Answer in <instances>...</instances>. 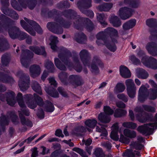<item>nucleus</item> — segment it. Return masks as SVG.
Here are the masks:
<instances>
[{
    "label": "nucleus",
    "instance_id": "1",
    "mask_svg": "<svg viewBox=\"0 0 157 157\" xmlns=\"http://www.w3.org/2000/svg\"><path fill=\"white\" fill-rule=\"evenodd\" d=\"M63 15L66 17H70V19L76 21L74 22L75 27L78 30H81L83 29V26L88 31H92L94 28L92 23L88 18L83 19L77 15L76 12L71 9L65 10L63 13Z\"/></svg>",
    "mask_w": 157,
    "mask_h": 157
},
{
    "label": "nucleus",
    "instance_id": "2",
    "mask_svg": "<svg viewBox=\"0 0 157 157\" xmlns=\"http://www.w3.org/2000/svg\"><path fill=\"white\" fill-rule=\"evenodd\" d=\"M149 83L154 89H150L149 92L147 89L144 85H142L139 89L138 100L141 102H143L148 96L151 100H155L157 98V84L153 80L150 79Z\"/></svg>",
    "mask_w": 157,
    "mask_h": 157
},
{
    "label": "nucleus",
    "instance_id": "3",
    "mask_svg": "<svg viewBox=\"0 0 157 157\" xmlns=\"http://www.w3.org/2000/svg\"><path fill=\"white\" fill-rule=\"evenodd\" d=\"M71 22L68 23L63 20L62 17H59L56 20L55 22H49L47 25L48 28L53 33L57 34L63 33V29L62 27L67 28L71 25Z\"/></svg>",
    "mask_w": 157,
    "mask_h": 157
},
{
    "label": "nucleus",
    "instance_id": "4",
    "mask_svg": "<svg viewBox=\"0 0 157 157\" xmlns=\"http://www.w3.org/2000/svg\"><path fill=\"white\" fill-rule=\"evenodd\" d=\"M34 97L31 94H27L25 96L24 98L26 100V103L28 107L32 109H34L37 105L43 106L44 105L43 101L42 98L36 94H34Z\"/></svg>",
    "mask_w": 157,
    "mask_h": 157
},
{
    "label": "nucleus",
    "instance_id": "5",
    "mask_svg": "<svg viewBox=\"0 0 157 157\" xmlns=\"http://www.w3.org/2000/svg\"><path fill=\"white\" fill-rule=\"evenodd\" d=\"M107 34H109L111 40L113 42H116L117 38L118 37L117 31L113 28H108L104 32H100L97 35V39H100L104 40H108V38H105Z\"/></svg>",
    "mask_w": 157,
    "mask_h": 157
},
{
    "label": "nucleus",
    "instance_id": "6",
    "mask_svg": "<svg viewBox=\"0 0 157 157\" xmlns=\"http://www.w3.org/2000/svg\"><path fill=\"white\" fill-rule=\"evenodd\" d=\"M16 75L20 78L18 85L20 90L22 91H26L29 87V76L28 75L24 74L21 70L17 72Z\"/></svg>",
    "mask_w": 157,
    "mask_h": 157
},
{
    "label": "nucleus",
    "instance_id": "7",
    "mask_svg": "<svg viewBox=\"0 0 157 157\" xmlns=\"http://www.w3.org/2000/svg\"><path fill=\"white\" fill-rule=\"evenodd\" d=\"M10 118H11L13 122L14 123L18 122V117L14 112H8L6 117L2 114L0 119V124L2 127V130L0 129V135L2 131H4V126L8 125Z\"/></svg>",
    "mask_w": 157,
    "mask_h": 157
},
{
    "label": "nucleus",
    "instance_id": "8",
    "mask_svg": "<svg viewBox=\"0 0 157 157\" xmlns=\"http://www.w3.org/2000/svg\"><path fill=\"white\" fill-rule=\"evenodd\" d=\"M22 53L21 56V62L22 65L25 68L29 67L30 63L29 59L33 57L34 54L28 50L21 49Z\"/></svg>",
    "mask_w": 157,
    "mask_h": 157
},
{
    "label": "nucleus",
    "instance_id": "9",
    "mask_svg": "<svg viewBox=\"0 0 157 157\" xmlns=\"http://www.w3.org/2000/svg\"><path fill=\"white\" fill-rule=\"evenodd\" d=\"M15 97V93L11 91L6 93L5 95L2 93L0 94V99L3 101L6 100L7 103L12 106H13L16 103Z\"/></svg>",
    "mask_w": 157,
    "mask_h": 157
},
{
    "label": "nucleus",
    "instance_id": "10",
    "mask_svg": "<svg viewBox=\"0 0 157 157\" xmlns=\"http://www.w3.org/2000/svg\"><path fill=\"white\" fill-rule=\"evenodd\" d=\"M125 84L128 95L131 98H134L136 94V88L133 81L131 79H127Z\"/></svg>",
    "mask_w": 157,
    "mask_h": 157
},
{
    "label": "nucleus",
    "instance_id": "11",
    "mask_svg": "<svg viewBox=\"0 0 157 157\" xmlns=\"http://www.w3.org/2000/svg\"><path fill=\"white\" fill-rule=\"evenodd\" d=\"M157 128V122L154 123H150L140 126L137 128V130L143 134H150L155 128Z\"/></svg>",
    "mask_w": 157,
    "mask_h": 157
},
{
    "label": "nucleus",
    "instance_id": "12",
    "mask_svg": "<svg viewBox=\"0 0 157 157\" xmlns=\"http://www.w3.org/2000/svg\"><path fill=\"white\" fill-rule=\"evenodd\" d=\"M141 62L147 67L153 69H157V60L152 57L146 56H144L142 58Z\"/></svg>",
    "mask_w": 157,
    "mask_h": 157
},
{
    "label": "nucleus",
    "instance_id": "13",
    "mask_svg": "<svg viewBox=\"0 0 157 157\" xmlns=\"http://www.w3.org/2000/svg\"><path fill=\"white\" fill-rule=\"evenodd\" d=\"M21 108V111H19V115L20 118L21 120V122L22 124L23 125H26L27 126L31 127L32 126V122L28 119H26L23 115L24 114L26 116H28L29 115L30 113L28 109H26V107L24 108Z\"/></svg>",
    "mask_w": 157,
    "mask_h": 157
},
{
    "label": "nucleus",
    "instance_id": "14",
    "mask_svg": "<svg viewBox=\"0 0 157 157\" xmlns=\"http://www.w3.org/2000/svg\"><path fill=\"white\" fill-rule=\"evenodd\" d=\"M68 84H71L75 87L80 86L84 83L81 76L75 75H70L68 78Z\"/></svg>",
    "mask_w": 157,
    "mask_h": 157
},
{
    "label": "nucleus",
    "instance_id": "15",
    "mask_svg": "<svg viewBox=\"0 0 157 157\" xmlns=\"http://www.w3.org/2000/svg\"><path fill=\"white\" fill-rule=\"evenodd\" d=\"M98 65L101 67L103 66V64L99 57L97 56H94L90 65V71L94 74H96L99 73V69Z\"/></svg>",
    "mask_w": 157,
    "mask_h": 157
},
{
    "label": "nucleus",
    "instance_id": "16",
    "mask_svg": "<svg viewBox=\"0 0 157 157\" xmlns=\"http://www.w3.org/2000/svg\"><path fill=\"white\" fill-rule=\"evenodd\" d=\"M71 52L67 49L64 50L63 54H59L58 55L59 58L66 65L69 67L73 66L72 63L68 59V58L71 56Z\"/></svg>",
    "mask_w": 157,
    "mask_h": 157
},
{
    "label": "nucleus",
    "instance_id": "17",
    "mask_svg": "<svg viewBox=\"0 0 157 157\" xmlns=\"http://www.w3.org/2000/svg\"><path fill=\"white\" fill-rule=\"evenodd\" d=\"M81 60L84 66L90 67V63L91 59V55L89 52L86 49L81 50L79 53Z\"/></svg>",
    "mask_w": 157,
    "mask_h": 157
},
{
    "label": "nucleus",
    "instance_id": "18",
    "mask_svg": "<svg viewBox=\"0 0 157 157\" xmlns=\"http://www.w3.org/2000/svg\"><path fill=\"white\" fill-rule=\"evenodd\" d=\"M133 11V9L124 7L121 8L119 9L118 14L121 19L126 20L131 17Z\"/></svg>",
    "mask_w": 157,
    "mask_h": 157
},
{
    "label": "nucleus",
    "instance_id": "19",
    "mask_svg": "<svg viewBox=\"0 0 157 157\" xmlns=\"http://www.w3.org/2000/svg\"><path fill=\"white\" fill-rule=\"evenodd\" d=\"M134 110L138 113L136 116L140 122L142 123L145 122L148 119L147 115L144 112L141 107L137 106L135 108Z\"/></svg>",
    "mask_w": 157,
    "mask_h": 157
},
{
    "label": "nucleus",
    "instance_id": "20",
    "mask_svg": "<svg viewBox=\"0 0 157 157\" xmlns=\"http://www.w3.org/2000/svg\"><path fill=\"white\" fill-rule=\"evenodd\" d=\"M146 48L148 53L153 56H157V44L153 42L148 43Z\"/></svg>",
    "mask_w": 157,
    "mask_h": 157
},
{
    "label": "nucleus",
    "instance_id": "21",
    "mask_svg": "<svg viewBox=\"0 0 157 157\" xmlns=\"http://www.w3.org/2000/svg\"><path fill=\"white\" fill-rule=\"evenodd\" d=\"M29 69L30 75L33 78L37 77L40 74L41 69L39 65L36 64L32 65L30 66Z\"/></svg>",
    "mask_w": 157,
    "mask_h": 157
},
{
    "label": "nucleus",
    "instance_id": "22",
    "mask_svg": "<svg viewBox=\"0 0 157 157\" xmlns=\"http://www.w3.org/2000/svg\"><path fill=\"white\" fill-rule=\"evenodd\" d=\"M144 141V138L140 136H139L137 137V141L131 143V146L133 148L136 150H141L144 147L141 144Z\"/></svg>",
    "mask_w": 157,
    "mask_h": 157
},
{
    "label": "nucleus",
    "instance_id": "23",
    "mask_svg": "<svg viewBox=\"0 0 157 157\" xmlns=\"http://www.w3.org/2000/svg\"><path fill=\"white\" fill-rule=\"evenodd\" d=\"M91 0H81L77 3V6L80 10V7L86 10L92 6Z\"/></svg>",
    "mask_w": 157,
    "mask_h": 157
},
{
    "label": "nucleus",
    "instance_id": "24",
    "mask_svg": "<svg viewBox=\"0 0 157 157\" xmlns=\"http://www.w3.org/2000/svg\"><path fill=\"white\" fill-rule=\"evenodd\" d=\"M112 130L110 134L111 139L115 140H118L119 139V136L117 135L119 130L118 124L117 123L114 124L112 126Z\"/></svg>",
    "mask_w": 157,
    "mask_h": 157
},
{
    "label": "nucleus",
    "instance_id": "25",
    "mask_svg": "<svg viewBox=\"0 0 157 157\" xmlns=\"http://www.w3.org/2000/svg\"><path fill=\"white\" fill-rule=\"evenodd\" d=\"M24 20L31 26L39 34H42L43 31L39 25L35 21L29 20L26 17L24 18Z\"/></svg>",
    "mask_w": 157,
    "mask_h": 157
},
{
    "label": "nucleus",
    "instance_id": "26",
    "mask_svg": "<svg viewBox=\"0 0 157 157\" xmlns=\"http://www.w3.org/2000/svg\"><path fill=\"white\" fill-rule=\"evenodd\" d=\"M121 75L124 78H128L131 77V74L129 70L126 67L121 66L120 67Z\"/></svg>",
    "mask_w": 157,
    "mask_h": 157
},
{
    "label": "nucleus",
    "instance_id": "27",
    "mask_svg": "<svg viewBox=\"0 0 157 157\" xmlns=\"http://www.w3.org/2000/svg\"><path fill=\"white\" fill-rule=\"evenodd\" d=\"M29 48L36 54L46 55V52L44 47L41 46L40 48L37 46H31L29 47Z\"/></svg>",
    "mask_w": 157,
    "mask_h": 157
},
{
    "label": "nucleus",
    "instance_id": "28",
    "mask_svg": "<svg viewBox=\"0 0 157 157\" xmlns=\"http://www.w3.org/2000/svg\"><path fill=\"white\" fill-rule=\"evenodd\" d=\"M7 74L0 72V81L5 83L11 82L13 81V79L9 75L10 72L7 71Z\"/></svg>",
    "mask_w": 157,
    "mask_h": 157
},
{
    "label": "nucleus",
    "instance_id": "29",
    "mask_svg": "<svg viewBox=\"0 0 157 157\" xmlns=\"http://www.w3.org/2000/svg\"><path fill=\"white\" fill-rule=\"evenodd\" d=\"M124 4H129L133 8H137L140 6V2L139 0H124V3L121 2L119 3V6L123 5Z\"/></svg>",
    "mask_w": 157,
    "mask_h": 157
},
{
    "label": "nucleus",
    "instance_id": "30",
    "mask_svg": "<svg viewBox=\"0 0 157 157\" xmlns=\"http://www.w3.org/2000/svg\"><path fill=\"white\" fill-rule=\"evenodd\" d=\"M75 40L79 43H84L86 40V38L85 34L82 33H80L75 34L74 37Z\"/></svg>",
    "mask_w": 157,
    "mask_h": 157
},
{
    "label": "nucleus",
    "instance_id": "31",
    "mask_svg": "<svg viewBox=\"0 0 157 157\" xmlns=\"http://www.w3.org/2000/svg\"><path fill=\"white\" fill-rule=\"evenodd\" d=\"M2 10L4 14L9 16L14 19H17L18 18V16L17 14L12 10H10L8 8L6 9L2 8Z\"/></svg>",
    "mask_w": 157,
    "mask_h": 157
},
{
    "label": "nucleus",
    "instance_id": "32",
    "mask_svg": "<svg viewBox=\"0 0 157 157\" xmlns=\"http://www.w3.org/2000/svg\"><path fill=\"white\" fill-rule=\"evenodd\" d=\"M136 74L138 78L143 79H146L148 76L147 72L141 68H138L136 70Z\"/></svg>",
    "mask_w": 157,
    "mask_h": 157
},
{
    "label": "nucleus",
    "instance_id": "33",
    "mask_svg": "<svg viewBox=\"0 0 157 157\" xmlns=\"http://www.w3.org/2000/svg\"><path fill=\"white\" fill-rule=\"evenodd\" d=\"M98 119L100 122L104 123H108L111 120L110 116L104 113H100L98 115Z\"/></svg>",
    "mask_w": 157,
    "mask_h": 157
},
{
    "label": "nucleus",
    "instance_id": "34",
    "mask_svg": "<svg viewBox=\"0 0 157 157\" xmlns=\"http://www.w3.org/2000/svg\"><path fill=\"white\" fill-rule=\"evenodd\" d=\"M113 5L111 3H104L98 6L97 8L100 11H109L112 7Z\"/></svg>",
    "mask_w": 157,
    "mask_h": 157
},
{
    "label": "nucleus",
    "instance_id": "35",
    "mask_svg": "<svg viewBox=\"0 0 157 157\" xmlns=\"http://www.w3.org/2000/svg\"><path fill=\"white\" fill-rule=\"evenodd\" d=\"M110 22L113 25L116 27H118L121 25V22L119 18L117 16H112L110 20Z\"/></svg>",
    "mask_w": 157,
    "mask_h": 157
},
{
    "label": "nucleus",
    "instance_id": "36",
    "mask_svg": "<svg viewBox=\"0 0 157 157\" xmlns=\"http://www.w3.org/2000/svg\"><path fill=\"white\" fill-rule=\"evenodd\" d=\"M136 24V21L135 20H131L123 25V28L124 30L129 29L134 27Z\"/></svg>",
    "mask_w": 157,
    "mask_h": 157
},
{
    "label": "nucleus",
    "instance_id": "37",
    "mask_svg": "<svg viewBox=\"0 0 157 157\" xmlns=\"http://www.w3.org/2000/svg\"><path fill=\"white\" fill-rule=\"evenodd\" d=\"M33 90L40 95L42 94L41 87L39 84L36 81H33L31 84Z\"/></svg>",
    "mask_w": 157,
    "mask_h": 157
},
{
    "label": "nucleus",
    "instance_id": "38",
    "mask_svg": "<svg viewBox=\"0 0 157 157\" xmlns=\"http://www.w3.org/2000/svg\"><path fill=\"white\" fill-rule=\"evenodd\" d=\"M124 135L126 137L130 138H135L136 136L135 131L128 129H125L124 131Z\"/></svg>",
    "mask_w": 157,
    "mask_h": 157
},
{
    "label": "nucleus",
    "instance_id": "39",
    "mask_svg": "<svg viewBox=\"0 0 157 157\" xmlns=\"http://www.w3.org/2000/svg\"><path fill=\"white\" fill-rule=\"evenodd\" d=\"M44 90L46 92L51 96L55 98L59 97V94L55 89L53 88L52 90H49V88L45 86L44 87Z\"/></svg>",
    "mask_w": 157,
    "mask_h": 157
},
{
    "label": "nucleus",
    "instance_id": "40",
    "mask_svg": "<svg viewBox=\"0 0 157 157\" xmlns=\"http://www.w3.org/2000/svg\"><path fill=\"white\" fill-rule=\"evenodd\" d=\"M146 24L147 25L151 28V29H155L157 27V20L154 18H150L147 20Z\"/></svg>",
    "mask_w": 157,
    "mask_h": 157
},
{
    "label": "nucleus",
    "instance_id": "41",
    "mask_svg": "<svg viewBox=\"0 0 157 157\" xmlns=\"http://www.w3.org/2000/svg\"><path fill=\"white\" fill-rule=\"evenodd\" d=\"M112 42H109V40H107V42L105 44V46L106 47L111 51L114 52L117 49V47L115 44V43H117L113 42L112 40Z\"/></svg>",
    "mask_w": 157,
    "mask_h": 157
},
{
    "label": "nucleus",
    "instance_id": "42",
    "mask_svg": "<svg viewBox=\"0 0 157 157\" xmlns=\"http://www.w3.org/2000/svg\"><path fill=\"white\" fill-rule=\"evenodd\" d=\"M87 130L90 132V129L84 126H81L75 128L73 131V133L75 135H78L80 132H85Z\"/></svg>",
    "mask_w": 157,
    "mask_h": 157
},
{
    "label": "nucleus",
    "instance_id": "43",
    "mask_svg": "<svg viewBox=\"0 0 157 157\" xmlns=\"http://www.w3.org/2000/svg\"><path fill=\"white\" fill-rule=\"evenodd\" d=\"M68 75L67 73L64 72H62L59 74V77L61 81L64 84L67 85L68 81H67V78Z\"/></svg>",
    "mask_w": 157,
    "mask_h": 157
},
{
    "label": "nucleus",
    "instance_id": "44",
    "mask_svg": "<svg viewBox=\"0 0 157 157\" xmlns=\"http://www.w3.org/2000/svg\"><path fill=\"white\" fill-rule=\"evenodd\" d=\"M105 125H100V126H97L96 127V131L101 133V136H106L107 135V132L104 127H106Z\"/></svg>",
    "mask_w": 157,
    "mask_h": 157
},
{
    "label": "nucleus",
    "instance_id": "45",
    "mask_svg": "<svg viewBox=\"0 0 157 157\" xmlns=\"http://www.w3.org/2000/svg\"><path fill=\"white\" fill-rule=\"evenodd\" d=\"M54 110L53 104L48 101H46L45 105V110L47 112H52Z\"/></svg>",
    "mask_w": 157,
    "mask_h": 157
},
{
    "label": "nucleus",
    "instance_id": "46",
    "mask_svg": "<svg viewBox=\"0 0 157 157\" xmlns=\"http://www.w3.org/2000/svg\"><path fill=\"white\" fill-rule=\"evenodd\" d=\"M17 99L19 105L21 108H24L25 107V105L23 100L22 94L21 93H18L17 97Z\"/></svg>",
    "mask_w": 157,
    "mask_h": 157
},
{
    "label": "nucleus",
    "instance_id": "47",
    "mask_svg": "<svg viewBox=\"0 0 157 157\" xmlns=\"http://www.w3.org/2000/svg\"><path fill=\"white\" fill-rule=\"evenodd\" d=\"M10 60V57L8 54H5L3 55L1 58V62L2 64L4 66H7L9 63Z\"/></svg>",
    "mask_w": 157,
    "mask_h": 157
},
{
    "label": "nucleus",
    "instance_id": "48",
    "mask_svg": "<svg viewBox=\"0 0 157 157\" xmlns=\"http://www.w3.org/2000/svg\"><path fill=\"white\" fill-rule=\"evenodd\" d=\"M127 112L124 109H117L114 113V116L115 117H121L126 115Z\"/></svg>",
    "mask_w": 157,
    "mask_h": 157
},
{
    "label": "nucleus",
    "instance_id": "49",
    "mask_svg": "<svg viewBox=\"0 0 157 157\" xmlns=\"http://www.w3.org/2000/svg\"><path fill=\"white\" fill-rule=\"evenodd\" d=\"M125 88V86L123 83H117L115 86L114 91L116 93L121 92L124 91Z\"/></svg>",
    "mask_w": 157,
    "mask_h": 157
},
{
    "label": "nucleus",
    "instance_id": "50",
    "mask_svg": "<svg viewBox=\"0 0 157 157\" xmlns=\"http://www.w3.org/2000/svg\"><path fill=\"white\" fill-rule=\"evenodd\" d=\"M136 154L138 156H140V152L138 151H135L134 152L132 151H126L124 152L122 154L123 156L128 157H135V155Z\"/></svg>",
    "mask_w": 157,
    "mask_h": 157
},
{
    "label": "nucleus",
    "instance_id": "51",
    "mask_svg": "<svg viewBox=\"0 0 157 157\" xmlns=\"http://www.w3.org/2000/svg\"><path fill=\"white\" fill-rule=\"evenodd\" d=\"M55 63L56 66L61 70L65 71L66 70V67L61 64V61L58 58L55 59Z\"/></svg>",
    "mask_w": 157,
    "mask_h": 157
},
{
    "label": "nucleus",
    "instance_id": "52",
    "mask_svg": "<svg viewBox=\"0 0 157 157\" xmlns=\"http://www.w3.org/2000/svg\"><path fill=\"white\" fill-rule=\"evenodd\" d=\"M97 123V121L95 120H88L85 122L86 125L90 128H93L96 126Z\"/></svg>",
    "mask_w": 157,
    "mask_h": 157
},
{
    "label": "nucleus",
    "instance_id": "53",
    "mask_svg": "<svg viewBox=\"0 0 157 157\" xmlns=\"http://www.w3.org/2000/svg\"><path fill=\"white\" fill-rule=\"evenodd\" d=\"M122 126L128 128L135 129L137 127L136 124L132 122H125L122 124Z\"/></svg>",
    "mask_w": 157,
    "mask_h": 157
},
{
    "label": "nucleus",
    "instance_id": "54",
    "mask_svg": "<svg viewBox=\"0 0 157 157\" xmlns=\"http://www.w3.org/2000/svg\"><path fill=\"white\" fill-rule=\"evenodd\" d=\"M52 39L51 42L50 43L51 48L55 51L56 50V44L57 43L58 41L57 40L58 38L55 36H52Z\"/></svg>",
    "mask_w": 157,
    "mask_h": 157
},
{
    "label": "nucleus",
    "instance_id": "55",
    "mask_svg": "<svg viewBox=\"0 0 157 157\" xmlns=\"http://www.w3.org/2000/svg\"><path fill=\"white\" fill-rule=\"evenodd\" d=\"M45 66L50 72H53L54 69V66L53 63L51 61L47 62L45 64Z\"/></svg>",
    "mask_w": 157,
    "mask_h": 157
},
{
    "label": "nucleus",
    "instance_id": "56",
    "mask_svg": "<svg viewBox=\"0 0 157 157\" xmlns=\"http://www.w3.org/2000/svg\"><path fill=\"white\" fill-rule=\"evenodd\" d=\"M80 10L83 13L90 17L92 18L94 16V13L92 10H88L87 9L83 10L82 8L80 7Z\"/></svg>",
    "mask_w": 157,
    "mask_h": 157
},
{
    "label": "nucleus",
    "instance_id": "57",
    "mask_svg": "<svg viewBox=\"0 0 157 157\" xmlns=\"http://www.w3.org/2000/svg\"><path fill=\"white\" fill-rule=\"evenodd\" d=\"M94 154L96 157H104L105 156L102 149L100 148L95 149Z\"/></svg>",
    "mask_w": 157,
    "mask_h": 157
},
{
    "label": "nucleus",
    "instance_id": "58",
    "mask_svg": "<svg viewBox=\"0 0 157 157\" xmlns=\"http://www.w3.org/2000/svg\"><path fill=\"white\" fill-rule=\"evenodd\" d=\"M28 37H29V35L28 34L20 30L17 38L19 40H23L26 39Z\"/></svg>",
    "mask_w": 157,
    "mask_h": 157
},
{
    "label": "nucleus",
    "instance_id": "59",
    "mask_svg": "<svg viewBox=\"0 0 157 157\" xmlns=\"http://www.w3.org/2000/svg\"><path fill=\"white\" fill-rule=\"evenodd\" d=\"M73 151L79 153L82 157H88L85 154V153L83 150L78 147H74L73 148Z\"/></svg>",
    "mask_w": 157,
    "mask_h": 157
},
{
    "label": "nucleus",
    "instance_id": "60",
    "mask_svg": "<svg viewBox=\"0 0 157 157\" xmlns=\"http://www.w3.org/2000/svg\"><path fill=\"white\" fill-rule=\"evenodd\" d=\"M104 110L105 112L104 113L109 116L112 115L114 112L113 110L111 109L109 106H107L104 107Z\"/></svg>",
    "mask_w": 157,
    "mask_h": 157
},
{
    "label": "nucleus",
    "instance_id": "61",
    "mask_svg": "<svg viewBox=\"0 0 157 157\" xmlns=\"http://www.w3.org/2000/svg\"><path fill=\"white\" fill-rule=\"evenodd\" d=\"M106 17L103 13H98L97 15V18L101 24L104 23V20Z\"/></svg>",
    "mask_w": 157,
    "mask_h": 157
},
{
    "label": "nucleus",
    "instance_id": "62",
    "mask_svg": "<svg viewBox=\"0 0 157 157\" xmlns=\"http://www.w3.org/2000/svg\"><path fill=\"white\" fill-rule=\"evenodd\" d=\"M11 4L12 6L15 9L19 11H21L22 10L21 7L18 6L17 2L16 0H11Z\"/></svg>",
    "mask_w": 157,
    "mask_h": 157
},
{
    "label": "nucleus",
    "instance_id": "63",
    "mask_svg": "<svg viewBox=\"0 0 157 157\" xmlns=\"http://www.w3.org/2000/svg\"><path fill=\"white\" fill-rule=\"evenodd\" d=\"M117 97L119 99L122 100L124 102H126L128 101L127 96L124 94H119L117 95Z\"/></svg>",
    "mask_w": 157,
    "mask_h": 157
},
{
    "label": "nucleus",
    "instance_id": "64",
    "mask_svg": "<svg viewBox=\"0 0 157 157\" xmlns=\"http://www.w3.org/2000/svg\"><path fill=\"white\" fill-rule=\"evenodd\" d=\"M59 5L60 8H69L70 6V3L67 1H62L60 2Z\"/></svg>",
    "mask_w": 157,
    "mask_h": 157
}]
</instances>
